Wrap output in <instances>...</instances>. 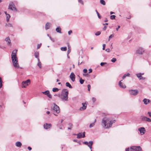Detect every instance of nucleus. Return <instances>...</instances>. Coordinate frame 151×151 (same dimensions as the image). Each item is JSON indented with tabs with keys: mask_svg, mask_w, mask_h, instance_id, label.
<instances>
[{
	"mask_svg": "<svg viewBox=\"0 0 151 151\" xmlns=\"http://www.w3.org/2000/svg\"><path fill=\"white\" fill-rule=\"evenodd\" d=\"M115 122V120H111L109 118H104L102 119L101 124L104 128L107 129L111 127Z\"/></svg>",
	"mask_w": 151,
	"mask_h": 151,
	"instance_id": "nucleus-1",
	"label": "nucleus"
},
{
	"mask_svg": "<svg viewBox=\"0 0 151 151\" xmlns=\"http://www.w3.org/2000/svg\"><path fill=\"white\" fill-rule=\"evenodd\" d=\"M17 51V50H14L11 55V58L13 65L16 68H18L19 67L18 60L16 55Z\"/></svg>",
	"mask_w": 151,
	"mask_h": 151,
	"instance_id": "nucleus-2",
	"label": "nucleus"
},
{
	"mask_svg": "<svg viewBox=\"0 0 151 151\" xmlns=\"http://www.w3.org/2000/svg\"><path fill=\"white\" fill-rule=\"evenodd\" d=\"M68 92L67 89H63L61 92L60 98L63 101H67L68 100Z\"/></svg>",
	"mask_w": 151,
	"mask_h": 151,
	"instance_id": "nucleus-3",
	"label": "nucleus"
},
{
	"mask_svg": "<svg viewBox=\"0 0 151 151\" xmlns=\"http://www.w3.org/2000/svg\"><path fill=\"white\" fill-rule=\"evenodd\" d=\"M53 106H51L52 109V111L53 112L55 116H58V114L60 112V109L59 107L55 103L53 104Z\"/></svg>",
	"mask_w": 151,
	"mask_h": 151,
	"instance_id": "nucleus-4",
	"label": "nucleus"
},
{
	"mask_svg": "<svg viewBox=\"0 0 151 151\" xmlns=\"http://www.w3.org/2000/svg\"><path fill=\"white\" fill-rule=\"evenodd\" d=\"M130 149V151H142V148L139 146H132Z\"/></svg>",
	"mask_w": 151,
	"mask_h": 151,
	"instance_id": "nucleus-5",
	"label": "nucleus"
},
{
	"mask_svg": "<svg viewBox=\"0 0 151 151\" xmlns=\"http://www.w3.org/2000/svg\"><path fill=\"white\" fill-rule=\"evenodd\" d=\"M30 80L28 79L26 81H23L22 83V87L26 88L30 83Z\"/></svg>",
	"mask_w": 151,
	"mask_h": 151,
	"instance_id": "nucleus-6",
	"label": "nucleus"
},
{
	"mask_svg": "<svg viewBox=\"0 0 151 151\" xmlns=\"http://www.w3.org/2000/svg\"><path fill=\"white\" fill-rule=\"evenodd\" d=\"M129 93L131 95L134 96L137 95L138 93V91L137 89H131L129 91Z\"/></svg>",
	"mask_w": 151,
	"mask_h": 151,
	"instance_id": "nucleus-7",
	"label": "nucleus"
},
{
	"mask_svg": "<svg viewBox=\"0 0 151 151\" xmlns=\"http://www.w3.org/2000/svg\"><path fill=\"white\" fill-rule=\"evenodd\" d=\"M83 143L84 144L87 145L90 149L91 151H92V145L93 143V142L92 141H89L88 142L86 141L83 142Z\"/></svg>",
	"mask_w": 151,
	"mask_h": 151,
	"instance_id": "nucleus-8",
	"label": "nucleus"
},
{
	"mask_svg": "<svg viewBox=\"0 0 151 151\" xmlns=\"http://www.w3.org/2000/svg\"><path fill=\"white\" fill-rule=\"evenodd\" d=\"M82 105L83 106L81 107L79 109V110L81 111L84 110L86 109L87 105V102L82 103Z\"/></svg>",
	"mask_w": 151,
	"mask_h": 151,
	"instance_id": "nucleus-9",
	"label": "nucleus"
},
{
	"mask_svg": "<svg viewBox=\"0 0 151 151\" xmlns=\"http://www.w3.org/2000/svg\"><path fill=\"white\" fill-rule=\"evenodd\" d=\"M138 130L140 132L141 135L144 134L146 132V130L145 128L143 127L139 128Z\"/></svg>",
	"mask_w": 151,
	"mask_h": 151,
	"instance_id": "nucleus-10",
	"label": "nucleus"
},
{
	"mask_svg": "<svg viewBox=\"0 0 151 151\" xmlns=\"http://www.w3.org/2000/svg\"><path fill=\"white\" fill-rule=\"evenodd\" d=\"M145 50L142 47H139L136 51L137 53L139 54L142 55L144 52Z\"/></svg>",
	"mask_w": 151,
	"mask_h": 151,
	"instance_id": "nucleus-11",
	"label": "nucleus"
},
{
	"mask_svg": "<svg viewBox=\"0 0 151 151\" xmlns=\"http://www.w3.org/2000/svg\"><path fill=\"white\" fill-rule=\"evenodd\" d=\"M77 138H84L85 137V132L79 133L77 134Z\"/></svg>",
	"mask_w": 151,
	"mask_h": 151,
	"instance_id": "nucleus-12",
	"label": "nucleus"
},
{
	"mask_svg": "<svg viewBox=\"0 0 151 151\" xmlns=\"http://www.w3.org/2000/svg\"><path fill=\"white\" fill-rule=\"evenodd\" d=\"M42 93L43 94H44L47 95V96L50 99L52 98V95L50 93L49 91L48 90H47L44 92H42Z\"/></svg>",
	"mask_w": 151,
	"mask_h": 151,
	"instance_id": "nucleus-13",
	"label": "nucleus"
},
{
	"mask_svg": "<svg viewBox=\"0 0 151 151\" xmlns=\"http://www.w3.org/2000/svg\"><path fill=\"white\" fill-rule=\"evenodd\" d=\"M70 78L72 81L74 82L75 81V76L73 72H72L70 73Z\"/></svg>",
	"mask_w": 151,
	"mask_h": 151,
	"instance_id": "nucleus-14",
	"label": "nucleus"
},
{
	"mask_svg": "<svg viewBox=\"0 0 151 151\" xmlns=\"http://www.w3.org/2000/svg\"><path fill=\"white\" fill-rule=\"evenodd\" d=\"M5 41L7 42V44L9 46L11 45V42L10 38L9 37H6L5 40Z\"/></svg>",
	"mask_w": 151,
	"mask_h": 151,
	"instance_id": "nucleus-15",
	"label": "nucleus"
},
{
	"mask_svg": "<svg viewBox=\"0 0 151 151\" xmlns=\"http://www.w3.org/2000/svg\"><path fill=\"white\" fill-rule=\"evenodd\" d=\"M52 126L51 124H48L47 123H45L44 125V127L45 129H48L50 128Z\"/></svg>",
	"mask_w": 151,
	"mask_h": 151,
	"instance_id": "nucleus-16",
	"label": "nucleus"
},
{
	"mask_svg": "<svg viewBox=\"0 0 151 151\" xmlns=\"http://www.w3.org/2000/svg\"><path fill=\"white\" fill-rule=\"evenodd\" d=\"M119 81V86L123 88H126V86L125 84H124L123 83H122L121 81Z\"/></svg>",
	"mask_w": 151,
	"mask_h": 151,
	"instance_id": "nucleus-17",
	"label": "nucleus"
},
{
	"mask_svg": "<svg viewBox=\"0 0 151 151\" xmlns=\"http://www.w3.org/2000/svg\"><path fill=\"white\" fill-rule=\"evenodd\" d=\"M13 7H15V5L13 3V2H11L9 3V9H10L12 10H14V9H12L13 8Z\"/></svg>",
	"mask_w": 151,
	"mask_h": 151,
	"instance_id": "nucleus-18",
	"label": "nucleus"
},
{
	"mask_svg": "<svg viewBox=\"0 0 151 151\" xmlns=\"http://www.w3.org/2000/svg\"><path fill=\"white\" fill-rule=\"evenodd\" d=\"M50 26V24L49 23H47L45 26V29L46 30L49 29Z\"/></svg>",
	"mask_w": 151,
	"mask_h": 151,
	"instance_id": "nucleus-19",
	"label": "nucleus"
},
{
	"mask_svg": "<svg viewBox=\"0 0 151 151\" xmlns=\"http://www.w3.org/2000/svg\"><path fill=\"white\" fill-rule=\"evenodd\" d=\"M61 29L59 27H57L55 29L56 31L57 32L60 33H61Z\"/></svg>",
	"mask_w": 151,
	"mask_h": 151,
	"instance_id": "nucleus-20",
	"label": "nucleus"
},
{
	"mask_svg": "<svg viewBox=\"0 0 151 151\" xmlns=\"http://www.w3.org/2000/svg\"><path fill=\"white\" fill-rule=\"evenodd\" d=\"M15 145L17 147H20L22 144L20 142H17L15 143Z\"/></svg>",
	"mask_w": 151,
	"mask_h": 151,
	"instance_id": "nucleus-21",
	"label": "nucleus"
},
{
	"mask_svg": "<svg viewBox=\"0 0 151 151\" xmlns=\"http://www.w3.org/2000/svg\"><path fill=\"white\" fill-rule=\"evenodd\" d=\"M96 122V119H95L94 122L90 124L89 126V127L90 128H91L93 127L95 125V123Z\"/></svg>",
	"mask_w": 151,
	"mask_h": 151,
	"instance_id": "nucleus-22",
	"label": "nucleus"
},
{
	"mask_svg": "<svg viewBox=\"0 0 151 151\" xmlns=\"http://www.w3.org/2000/svg\"><path fill=\"white\" fill-rule=\"evenodd\" d=\"M65 85L67 87H68L70 88H72V86L69 82H66L65 83Z\"/></svg>",
	"mask_w": 151,
	"mask_h": 151,
	"instance_id": "nucleus-23",
	"label": "nucleus"
},
{
	"mask_svg": "<svg viewBox=\"0 0 151 151\" xmlns=\"http://www.w3.org/2000/svg\"><path fill=\"white\" fill-rule=\"evenodd\" d=\"M147 118V117L145 116H142L141 117V119L142 121L145 122L146 121Z\"/></svg>",
	"mask_w": 151,
	"mask_h": 151,
	"instance_id": "nucleus-24",
	"label": "nucleus"
},
{
	"mask_svg": "<svg viewBox=\"0 0 151 151\" xmlns=\"http://www.w3.org/2000/svg\"><path fill=\"white\" fill-rule=\"evenodd\" d=\"M136 75L137 78H139V79L140 80V78L142 76H141V73H138L136 74Z\"/></svg>",
	"mask_w": 151,
	"mask_h": 151,
	"instance_id": "nucleus-25",
	"label": "nucleus"
},
{
	"mask_svg": "<svg viewBox=\"0 0 151 151\" xmlns=\"http://www.w3.org/2000/svg\"><path fill=\"white\" fill-rule=\"evenodd\" d=\"M10 17V16L9 14H8L6 15V20L8 22L9 21V19Z\"/></svg>",
	"mask_w": 151,
	"mask_h": 151,
	"instance_id": "nucleus-26",
	"label": "nucleus"
},
{
	"mask_svg": "<svg viewBox=\"0 0 151 151\" xmlns=\"http://www.w3.org/2000/svg\"><path fill=\"white\" fill-rule=\"evenodd\" d=\"M35 56L36 58H38L39 56V53L38 52H35Z\"/></svg>",
	"mask_w": 151,
	"mask_h": 151,
	"instance_id": "nucleus-27",
	"label": "nucleus"
},
{
	"mask_svg": "<svg viewBox=\"0 0 151 151\" xmlns=\"http://www.w3.org/2000/svg\"><path fill=\"white\" fill-rule=\"evenodd\" d=\"M59 90V89L58 88H52V91L54 92H55L58 91Z\"/></svg>",
	"mask_w": 151,
	"mask_h": 151,
	"instance_id": "nucleus-28",
	"label": "nucleus"
},
{
	"mask_svg": "<svg viewBox=\"0 0 151 151\" xmlns=\"http://www.w3.org/2000/svg\"><path fill=\"white\" fill-rule=\"evenodd\" d=\"M142 101L144 102V104L146 105H147L148 104V103H147V99H144Z\"/></svg>",
	"mask_w": 151,
	"mask_h": 151,
	"instance_id": "nucleus-29",
	"label": "nucleus"
},
{
	"mask_svg": "<svg viewBox=\"0 0 151 151\" xmlns=\"http://www.w3.org/2000/svg\"><path fill=\"white\" fill-rule=\"evenodd\" d=\"M61 50L62 51H65L67 50V47H61Z\"/></svg>",
	"mask_w": 151,
	"mask_h": 151,
	"instance_id": "nucleus-30",
	"label": "nucleus"
},
{
	"mask_svg": "<svg viewBox=\"0 0 151 151\" xmlns=\"http://www.w3.org/2000/svg\"><path fill=\"white\" fill-rule=\"evenodd\" d=\"M100 3L103 5H104L106 4L105 1L104 0H100Z\"/></svg>",
	"mask_w": 151,
	"mask_h": 151,
	"instance_id": "nucleus-31",
	"label": "nucleus"
},
{
	"mask_svg": "<svg viewBox=\"0 0 151 151\" xmlns=\"http://www.w3.org/2000/svg\"><path fill=\"white\" fill-rule=\"evenodd\" d=\"M84 81V80H83L81 78H80L79 81L81 84H83V83Z\"/></svg>",
	"mask_w": 151,
	"mask_h": 151,
	"instance_id": "nucleus-32",
	"label": "nucleus"
},
{
	"mask_svg": "<svg viewBox=\"0 0 151 151\" xmlns=\"http://www.w3.org/2000/svg\"><path fill=\"white\" fill-rule=\"evenodd\" d=\"M37 65L40 68H42V63L41 62H38Z\"/></svg>",
	"mask_w": 151,
	"mask_h": 151,
	"instance_id": "nucleus-33",
	"label": "nucleus"
},
{
	"mask_svg": "<svg viewBox=\"0 0 151 151\" xmlns=\"http://www.w3.org/2000/svg\"><path fill=\"white\" fill-rule=\"evenodd\" d=\"M116 16L114 15H112L110 16V19H115Z\"/></svg>",
	"mask_w": 151,
	"mask_h": 151,
	"instance_id": "nucleus-34",
	"label": "nucleus"
},
{
	"mask_svg": "<svg viewBox=\"0 0 151 151\" xmlns=\"http://www.w3.org/2000/svg\"><path fill=\"white\" fill-rule=\"evenodd\" d=\"M116 60V59L115 58H113L111 60V61L112 62H115Z\"/></svg>",
	"mask_w": 151,
	"mask_h": 151,
	"instance_id": "nucleus-35",
	"label": "nucleus"
},
{
	"mask_svg": "<svg viewBox=\"0 0 151 151\" xmlns=\"http://www.w3.org/2000/svg\"><path fill=\"white\" fill-rule=\"evenodd\" d=\"M101 34V32L100 31H98L96 32L95 33V35L96 36H98L100 35Z\"/></svg>",
	"mask_w": 151,
	"mask_h": 151,
	"instance_id": "nucleus-36",
	"label": "nucleus"
},
{
	"mask_svg": "<svg viewBox=\"0 0 151 151\" xmlns=\"http://www.w3.org/2000/svg\"><path fill=\"white\" fill-rule=\"evenodd\" d=\"M146 121L149 122H151V119H150V118H149L147 117Z\"/></svg>",
	"mask_w": 151,
	"mask_h": 151,
	"instance_id": "nucleus-37",
	"label": "nucleus"
},
{
	"mask_svg": "<svg viewBox=\"0 0 151 151\" xmlns=\"http://www.w3.org/2000/svg\"><path fill=\"white\" fill-rule=\"evenodd\" d=\"M105 50L106 52H109L111 51V50L109 48H107Z\"/></svg>",
	"mask_w": 151,
	"mask_h": 151,
	"instance_id": "nucleus-38",
	"label": "nucleus"
},
{
	"mask_svg": "<svg viewBox=\"0 0 151 151\" xmlns=\"http://www.w3.org/2000/svg\"><path fill=\"white\" fill-rule=\"evenodd\" d=\"M114 36V35L113 34H111L110 35L109 37V40L112 37H113Z\"/></svg>",
	"mask_w": 151,
	"mask_h": 151,
	"instance_id": "nucleus-39",
	"label": "nucleus"
},
{
	"mask_svg": "<svg viewBox=\"0 0 151 151\" xmlns=\"http://www.w3.org/2000/svg\"><path fill=\"white\" fill-rule=\"evenodd\" d=\"M78 2L79 3L81 4L82 5H83V3L82 0H78Z\"/></svg>",
	"mask_w": 151,
	"mask_h": 151,
	"instance_id": "nucleus-40",
	"label": "nucleus"
},
{
	"mask_svg": "<svg viewBox=\"0 0 151 151\" xmlns=\"http://www.w3.org/2000/svg\"><path fill=\"white\" fill-rule=\"evenodd\" d=\"M107 63H103V62H102V63H100V65L101 66H103L104 65H105V64H106Z\"/></svg>",
	"mask_w": 151,
	"mask_h": 151,
	"instance_id": "nucleus-41",
	"label": "nucleus"
},
{
	"mask_svg": "<svg viewBox=\"0 0 151 151\" xmlns=\"http://www.w3.org/2000/svg\"><path fill=\"white\" fill-rule=\"evenodd\" d=\"M6 26H7L9 27H12V24L11 23H9L8 24H6Z\"/></svg>",
	"mask_w": 151,
	"mask_h": 151,
	"instance_id": "nucleus-42",
	"label": "nucleus"
},
{
	"mask_svg": "<svg viewBox=\"0 0 151 151\" xmlns=\"http://www.w3.org/2000/svg\"><path fill=\"white\" fill-rule=\"evenodd\" d=\"M88 90L89 91L90 89L91 88V86L90 85L88 84Z\"/></svg>",
	"mask_w": 151,
	"mask_h": 151,
	"instance_id": "nucleus-43",
	"label": "nucleus"
},
{
	"mask_svg": "<svg viewBox=\"0 0 151 151\" xmlns=\"http://www.w3.org/2000/svg\"><path fill=\"white\" fill-rule=\"evenodd\" d=\"M2 86V84L1 83V79L0 77V88H1Z\"/></svg>",
	"mask_w": 151,
	"mask_h": 151,
	"instance_id": "nucleus-44",
	"label": "nucleus"
},
{
	"mask_svg": "<svg viewBox=\"0 0 151 151\" xmlns=\"http://www.w3.org/2000/svg\"><path fill=\"white\" fill-rule=\"evenodd\" d=\"M87 72V70L86 69H84L83 70V72L84 73H86Z\"/></svg>",
	"mask_w": 151,
	"mask_h": 151,
	"instance_id": "nucleus-45",
	"label": "nucleus"
},
{
	"mask_svg": "<svg viewBox=\"0 0 151 151\" xmlns=\"http://www.w3.org/2000/svg\"><path fill=\"white\" fill-rule=\"evenodd\" d=\"M72 32V30H70L68 32V34L69 35H70Z\"/></svg>",
	"mask_w": 151,
	"mask_h": 151,
	"instance_id": "nucleus-46",
	"label": "nucleus"
},
{
	"mask_svg": "<svg viewBox=\"0 0 151 151\" xmlns=\"http://www.w3.org/2000/svg\"><path fill=\"white\" fill-rule=\"evenodd\" d=\"M68 125H69V127H73V125L72 124H71V123L69 124Z\"/></svg>",
	"mask_w": 151,
	"mask_h": 151,
	"instance_id": "nucleus-47",
	"label": "nucleus"
},
{
	"mask_svg": "<svg viewBox=\"0 0 151 151\" xmlns=\"http://www.w3.org/2000/svg\"><path fill=\"white\" fill-rule=\"evenodd\" d=\"M92 100L93 102L94 103L96 101V98L93 97L92 98Z\"/></svg>",
	"mask_w": 151,
	"mask_h": 151,
	"instance_id": "nucleus-48",
	"label": "nucleus"
},
{
	"mask_svg": "<svg viewBox=\"0 0 151 151\" xmlns=\"http://www.w3.org/2000/svg\"><path fill=\"white\" fill-rule=\"evenodd\" d=\"M41 45V44H38L37 46V49L39 48L40 47Z\"/></svg>",
	"mask_w": 151,
	"mask_h": 151,
	"instance_id": "nucleus-49",
	"label": "nucleus"
},
{
	"mask_svg": "<svg viewBox=\"0 0 151 151\" xmlns=\"http://www.w3.org/2000/svg\"><path fill=\"white\" fill-rule=\"evenodd\" d=\"M103 47L102 49L103 50H104L105 49V44H103Z\"/></svg>",
	"mask_w": 151,
	"mask_h": 151,
	"instance_id": "nucleus-50",
	"label": "nucleus"
},
{
	"mask_svg": "<svg viewBox=\"0 0 151 151\" xmlns=\"http://www.w3.org/2000/svg\"><path fill=\"white\" fill-rule=\"evenodd\" d=\"M124 75L126 77L127 76H129L130 74L129 73H127V74H125Z\"/></svg>",
	"mask_w": 151,
	"mask_h": 151,
	"instance_id": "nucleus-51",
	"label": "nucleus"
},
{
	"mask_svg": "<svg viewBox=\"0 0 151 151\" xmlns=\"http://www.w3.org/2000/svg\"><path fill=\"white\" fill-rule=\"evenodd\" d=\"M146 79L145 78V77H143L142 76L140 78V80H145Z\"/></svg>",
	"mask_w": 151,
	"mask_h": 151,
	"instance_id": "nucleus-52",
	"label": "nucleus"
},
{
	"mask_svg": "<svg viewBox=\"0 0 151 151\" xmlns=\"http://www.w3.org/2000/svg\"><path fill=\"white\" fill-rule=\"evenodd\" d=\"M146 79L145 78V77H143L142 76L140 78V80H145Z\"/></svg>",
	"mask_w": 151,
	"mask_h": 151,
	"instance_id": "nucleus-53",
	"label": "nucleus"
},
{
	"mask_svg": "<svg viewBox=\"0 0 151 151\" xmlns=\"http://www.w3.org/2000/svg\"><path fill=\"white\" fill-rule=\"evenodd\" d=\"M97 15L98 18H99L100 19L101 18V16L100 15V14H99V13H97Z\"/></svg>",
	"mask_w": 151,
	"mask_h": 151,
	"instance_id": "nucleus-54",
	"label": "nucleus"
},
{
	"mask_svg": "<svg viewBox=\"0 0 151 151\" xmlns=\"http://www.w3.org/2000/svg\"><path fill=\"white\" fill-rule=\"evenodd\" d=\"M60 96H61V94H55L54 95L55 96H57L58 97H60Z\"/></svg>",
	"mask_w": 151,
	"mask_h": 151,
	"instance_id": "nucleus-55",
	"label": "nucleus"
},
{
	"mask_svg": "<svg viewBox=\"0 0 151 151\" xmlns=\"http://www.w3.org/2000/svg\"><path fill=\"white\" fill-rule=\"evenodd\" d=\"M89 70V73H90L91 72H92V70L91 69H89V70Z\"/></svg>",
	"mask_w": 151,
	"mask_h": 151,
	"instance_id": "nucleus-56",
	"label": "nucleus"
},
{
	"mask_svg": "<svg viewBox=\"0 0 151 151\" xmlns=\"http://www.w3.org/2000/svg\"><path fill=\"white\" fill-rule=\"evenodd\" d=\"M148 114H149V116L151 117V112H148Z\"/></svg>",
	"mask_w": 151,
	"mask_h": 151,
	"instance_id": "nucleus-57",
	"label": "nucleus"
},
{
	"mask_svg": "<svg viewBox=\"0 0 151 151\" xmlns=\"http://www.w3.org/2000/svg\"><path fill=\"white\" fill-rule=\"evenodd\" d=\"M107 28V27L106 26H104L103 28V29L104 30H106Z\"/></svg>",
	"mask_w": 151,
	"mask_h": 151,
	"instance_id": "nucleus-58",
	"label": "nucleus"
},
{
	"mask_svg": "<svg viewBox=\"0 0 151 151\" xmlns=\"http://www.w3.org/2000/svg\"><path fill=\"white\" fill-rule=\"evenodd\" d=\"M49 38L53 42H54V40L53 39L51 38L50 37H49Z\"/></svg>",
	"mask_w": 151,
	"mask_h": 151,
	"instance_id": "nucleus-59",
	"label": "nucleus"
},
{
	"mask_svg": "<svg viewBox=\"0 0 151 151\" xmlns=\"http://www.w3.org/2000/svg\"><path fill=\"white\" fill-rule=\"evenodd\" d=\"M12 9H14L13 11H17V9L15 7H13V8H12Z\"/></svg>",
	"mask_w": 151,
	"mask_h": 151,
	"instance_id": "nucleus-60",
	"label": "nucleus"
},
{
	"mask_svg": "<svg viewBox=\"0 0 151 151\" xmlns=\"http://www.w3.org/2000/svg\"><path fill=\"white\" fill-rule=\"evenodd\" d=\"M120 26H119V25L117 27L116 29V30L117 31H118V29L120 28Z\"/></svg>",
	"mask_w": 151,
	"mask_h": 151,
	"instance_id": "nucleus-61",
	"label": "nucleus"
},
{
	"mask_svg": "<svg viewBox=\"0 0 151 151\" xmlns=\"http://www.w3.org/2000/svg\"><path fill=\"white\" fill-rule=\"evenodd\" d=\"M27 148L28 150L29 151L31 150H32V148L30 147H28Z\"/></svg>",
	"mask_w": 151,
	"mask_h": 151,
	"instance_id": "nucleus-62",
	"label": "nucleus"
},
{
	"mask_svg": "<svg viewBox=\"0 0 151 151\" xmlns=\"http://www.w3.org/2000/svg\"><path fill=\"white\" fill-rule=\"evenodd\" d=\"M129 148H127L125 149V151H129Z\"/></svg>",
	"mask_w": 151,
	"mask_h": 151,
	"instance_id": "nucleus-63",
	"label": "nucleus"
},
{
	"mask_svg": "<svg viewBox=\"0 0 151 151\" xmlns=\"http://www.w3.org/2000/svg\"><path fill=\"white\" fill-rule=\"evenodd\" d=\"M126 77V76H125V75L124 74V76L122 77V78L123 79H124Z\"/></svg>",
	"mask_w": 151,
	"mask_h": 151,
	"instance_id": "nucleus-64",
	"label": "nucleus"
}]
</instances>
